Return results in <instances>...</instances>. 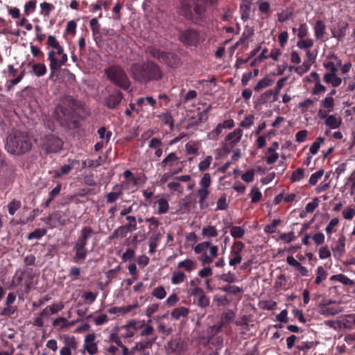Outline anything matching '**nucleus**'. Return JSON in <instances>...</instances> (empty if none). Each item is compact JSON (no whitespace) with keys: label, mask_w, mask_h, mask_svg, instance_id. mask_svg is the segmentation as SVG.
<instances>
[{"label":"nucleus","mask_w":355,"mask_h":355,"mask_svg":"<svg viewBox=\"0 0 355 355\" xmlns=\"http://www.w3.org/2000/svg\"><path fill=\"white\" fill-rule=\"evenodd\" d=\"M325 125L331 129H336L340 127L342 123L340 117H337L336 115H329L325 120Z\"/></svg>","instance_id":"a878e982"},{"label":"nucleus","mask_w":355,"mask_h":355,"mask_svg":"<svg viewBox=\"0 0 355 355\" xmlns=\"http://www.w3.org/2000/svg\"><path fill=\"white\" fill-rule=\"evenodd\" d=\"M46 73V67L44 64L37 63L32 65L31 73L38 77L44 76Z\"/></svg>","instance_id":"7c9ffc66"},{"label":"nucleus","mask_w":355,"mask_h":355,"mask_svg":"<svg viewBox=\"0 0 355 355\" xmlns=\"http://www.w3.org/2000/svg\"><path fill=\"white\" fill-rule=\"evenodd\" d=\"M126 220L129 221V224H127L123 227V230H125L127 232H131L137 229L136 223V218L133 216H127L125 218Z\"/></svg>","instance_id":"f704fd0d"},{"label":"nucleus","mask_w":355,"mask_h":355,"mask_svg":"<svg viewBox=\"0 0 355 355\" xmlns=\"http://www.w3.org/2000/svg\"><path fill=\"white\" fill-rule=\"evenodd\" d=\"M157 338V336H153L152 338H146L139 342H137L132 347V351L142 352L143 355H148L149 352L146 351L152 347Z\"/></svg>","instance_id":"1a4fd4ad"},{"label":"nucleus","mask_w":355,"mask_h":355,"mask_svg":"<svg viewBox=\"0 0 355 355\" xmlns=\"http://www.w3.org/2000/svg\"><path fill=\"white\" fill-rule=\"evenodd\" d=\"M228 207L227 199L225 196L220 198L216 202V210H225Z\"/></svg>","instance_id":"338daca9"},{"label":"nucleus","mask_w":355,"mask_h":355,"mask_svg":"<svg viewBox=\"0 0 355 355\" xmlns=\"http://www.w3.org/2000/svg\"><path fill=\"white\" fill-rule=\"evenodd\" d=\"M243 135V130L240 128L235 129L233 132L228 134L225 140L230 141L232 147L236 145L241 140Z\"/></svg>","instance_id":"412c9836"},{"label":"nucleus","mask_w":355,"mask_h":355,"mask_svg":"<svg viewBox=\"0 0 355 355\" xmlns=\"http://www.w3.org/2000/svg\"><path fill=\"white\" fill-rule=\"evenodd\" d=\"M322 106L331 112L334 106V99L331 96H326L321 102Z\"/></svg>","instance_id":"a18cd8bd"},{"label":"nucleus","mask_w":355,"mask_h":355,"mask_svg":"<svg viewBox=\"0 0 355 355\" xmlns=\"http://www.w3.org/2000/svg\"><path fill=\"white\" fill-rule=\"evenodd\" d=\"M145 52L148 54L152 58L157 60L159 62L163 63L164 60L166 51H162L154 46H148L145 49Z\"/></svg>","instance_id":"2eb2a0df"},{"label":"nucleus","mask_w":355,"mask_h":355,"mask_svg":"<svg viewBox=\"0 0 355 355\" xmlns=\"http://www.w3.org/2000/svg\"><path fill=\"white\" fill-rule=\"evenodd\" d=\"M324 141V139L323 137H319L316 139L315 141L313 143L311 146L309 151L312 155H315L318 153L319 148L321 144Z\"/></svg>","instance_id":"c03bdc74"},{"label":"nucleus","mask_w":355,"mask_h":355,"mask_svg":"<svg viewBox=\"0 0 355 355\" xmlns=\"http://www.w3.org/2000/svg\"><path fill=\"white\" fill-rule=\"evenodd\" d=\"M245 245L241 241H236L232 247V250L230 252V258L229 264L231 266L239 264L242 261V257L241 252L243 250Z\"/></svg>","instance_id":"6e6552de"},{"label":"nucleus","mask_w":355,"mask_h":355,"mask_svg":"<svg viewBox=\"0 0 355 355\" xmlns=\"http://www.w3.org/2000/svg\"><path fill=\"white\" fill-rule=\"evenodd\" d=\"M182 345L180 341L177 339H173L168 342L166 350L168 353H180L182 351Z\"/></svg>","instance_id":"cd10ccee"},{"label":"nucleus","mask_w":355,"mask_h":355,"mask_svg":"<svg viewBox=\"0 0 355 355\" xmlns=\"http://www.w3.org/2000/svg\"><path fill=\"white\" fill-rule=\"evenodd\" d=\"M17 310L16 306L5 305V307L0 311V316L10 317L14 315Z\"/></svg>","instance_id":"ea45409f"},{"label":"nucleus","mask_w":355,"mask_h":355,"mask_svg":"<svg viewBox=\"0 0 355 355\" xmlns=\"http://www.w3.org/2000/svg\"><path fill=\"white\" fill-rule=\"evenodd\" d=\"M145 324V321H130L125 326V328H133L135 330L141 329Z\"/></svg>","instance_id":"e2e57ef3"},{"label":"nucleus","mask_w":355,"mask_h":355,"mask_svg":"<svg viewBox=\"0 0 355 355\" xmlns=\"http://www.w3.org/2000/svg\"><path fill=\"white\" fill-rule=\"evenodd\" d=\"M230 234L235 239H240L244 236L245 230L240 226H233L230 230Z\"/></svg>","instance_id":"79ce46f5"},{"label":"nucleus","mask_w":355,"mask_h":355,"mask_svg":"<svg viewBox=\"0 0 355 355\" xmlns=\"http://www.w3.org/2000/svg\"><path fill=\"white\" fill-rule=\"evenodd\" d=\"M211 161H212L211 156L206 157V158L204 160L201 161L199 163V165H198L199 170L200 171H204L207 170L209 167Z\"/></svg>","instance_id":"69168bd1"},{"label":"nucleus","mask_w":355,"mask_h":355,"mask_svg":"<svg viewBox=\"0 0 355 355\" xmlns=\"http://www.w3.org/2000/svg\"><path fill=\"white\" fill-rule=\"evenodd\" d=\"M218 289L221 291L226 293L230 295H238L241 294L243 292V289L241 287H239L236 285H232L231 284H228L225 286L218 288Z\"/></svg>","instance_id":"393cba45"},{"label":"nucleus","mask_w":355,"mask_h":355,"mask_svg":"<svg viewBox=\"0 0 355 355\" xmlns=\"http://www.w3.org/2000/svg\"><path fill=\"white\" fill-rule=\"evenodd\" d=\"M64 142L54 135H47L41 139L42 148L46 153H57L63 148Z\"/></svg>","instance_id":"39448f33"},{"label":"nucleus","mask_w":355,"mask_h":355,"mask_svg":"<svg viewBox=\"0 0 355 355\" xmlns=\"http://www.w3.org/2000/svg\"><path fill=\"white\" fill-rule=\"evenodd\" d=\"M105 74L111 83L123 90H128L131 86L126 72L119 65L113 64L105 69Z\"/></svg>","instance_id":"20e7f679"},{"label":"nucleus","mask_w":355,"mask_h":355,"mask_svg":"<svg viewBox=\"0 0 355 355\" xmlns=\"http://www.w3.org/2000/svg\"><path fill=\"white\" fill-rule=\"evenodd\" d=\"M348 24L345 21H340L338 24V28L332 30V37L340 40L346 35V31L348 28Z\"/></svg>","instance_id":"6ab92c4d"},{"label":"nucleus","mask_w":355,"mask_h":355,"mask_svg":"<svg viewBox=\"0 0 355 355\" xmlns=\"http://www.w3.org/2000/svg\"><path fill=\"white\" fill-rule=\"evenodd\" d=\"M318 343H315L313 341H304L296 346V349H297L298 351H302L304 352V354H305L308 350L311 349L313 346H315Z\"/></svg>","instance_id":"58836bf2"},{"label":"nucleus","mask_w":355,"mask_h":355,"mask_svg":"<svg viewBox=\"0 0 355 355\" xmlns=\"http://www.w3.org/2000/svg\"><path fill=\"white\" fill-rule=\"evenodd\" d=\"M180 164V158L175 152L168 153L161 162L160 166L162 168L171 169L173 167L178 166Z\"/></svg>","instance_id":"f8f14e48"},{"label":"nucleus","mask_w":355,"mask_h":355,"mask_svg":"<svg viewBox=\"0 0 355 355\" xmlns=\"http://www.w3.org/2000/svg\"><path fill=\"white\" fill-rule=\"evenodd\" d=\"M202 235L204 237H215L218 235V231L214 226L209 225L202 230Z\"/></svg>","instance_id":"e433bc0d"},{"label":"nucleus","mask_w":355,"mask_h":355,"mask_svg":"<svg viewBox=\"0 0 355 355\" xmlns=\"http://www.w3.org/2000/svg\"><path fill=\"white\" fill-rule=\"evenodd\" d=\"M186 278L184 272L182 271H174L171 279V284L178 285L184 282Z\"/></svg>","instance_id":"72a5a7b5"},{"label":"nucleus","mask_w":355,"mask_h":355,"mask_svg":"<svg viewBox=\"0 0 355 355\" xmlns=\"http://www.w3.org/2000/svg\"><path fill=\"white\" fill-rule=\"evenodd\" d=\"M210 242L209 241H204L200 243H198L194 247V252L196 254H202L205 253L204 251L207 250L210 246Z\"/></svg>","instance_id":"864d4df0"},{"label":"nucleus","mask_w":355,"mask_h":355,"mask_svg":"<svg viewBox=\"0 0 355 355\" xmlns=\"http://www.w3.org/2000/svg\"><path fill=\"white\" fill-rule=\"evenodd\" d=\"M152 295L159 300H162L166 297V292L163 286H158L153 290Z\"/></svg>","instance_id":"3c124183"},{"label":"nucleus","mask_w":355,"mask_h":355,"mask_svg":"<svg viewBox=\"0 0 355 355\" xmlns=\"http://www.w3.org/2000/svg\"><path fill=\"white\" fill-rule=\"evenodd\" d=\"M273 98V91L268 89L263 92L258 98V103L259 104H265L267 102H271V99Z\"/></svg>","instance_id":"4c0bfd02"},{"label":"nucleus","mask_w":355,"mask_h":355,"mask_svg":"<svg viewBox=\"0 0 355 355\" xmlns=\"http://www.w3.org/2000/svg\"><path fill=\"white\" fill-rule=\"evenodd\" d=\"M342 310L335 306H329L327 304H320L319 305V313L325 317L334 316L339 313H340Z\"/></svg>","instance_id":"f3484780"},{"label":"nucleus","mask_w":355,"mask_h":355,"mask_svg":"<svg viewBox=\"0 0 355 355\" xmlns=\"http://www.w3.org/2000/svg\"><path fill=\"white\" fill-rule=\"evenodd\" d=\"M50 62L49 68H50V75L49 78H51L54 75L55 71L60 70V67L66 64L68 60L67 55H64L59 60H54L53 58V53L49 55V60H48Z\"/></svg>","instance_id":"9b49d317"},{"label":"nucleus","mask_w":355,"mask_h":355,"mask_svg":"<svg viewBox=\"0 0 355 355\" xmlns=\"http://www.w3.org/2000/svg\"><path fill=\"white\" fill-rule=\"evenodd\" d=\"M273 83V80L268 76L261 79L254 87L255 91H259L262 89L270 86Z\"/></svg>","instance_id":"473e14b6"},{"label":"nucleus","mask_w":355,"mask_h":355,"mask_svg":"<svg viewBox=\"0 0 355 355\" xmlns=\"http://www.w3.org/2000/svg\"><path fill=\"white\" fill-rule=\"evenodd\" d=\"M313 45V40L311 38L300 39L297 42V46L301 49H306L311 47Z\"/></svg>","instance_id":"49530a36"},{"label":"nucleus","mask_w":355,"mask_h":355,"mask_svg":"<svg viewBox=\"0 0 355 355\" xmlns=\"http://www.w3.org/2000/svg\"><path fill=\"white\" fill-rule=\"evenodd\" d=\"M123 98V93L119 90H114L105 99V105L109 109L116 108Z\"/></svg>","instance_id":"9d476101"},{"label":"nucleus","mask_w":355,"mask_h":355,"mask_svg":"<svg viewBox=\"0 0 355 355\" xmlns=\"http://www.w3.org/2000/svg\"><path fill=\"white\" fill-rule=\"evenodd\" d=\"M123 195V186L116 184L112 187V191L106 195L107 203H113L116 202L119 197Z\"/></svg>","instance_id":"ddd939ff"},{"label":"nucleus","mask_w":355,"mask_h":355,"mask_svg":"<svg viewBox=\"0 0 355 355\" xmlns=\"http://www.w3.org/2000/svg\"><path fill=\"white\" fill-rule=\"evenodd\" d=\"M313 30L315 39L322 40L326 33V25L322 20H317Z\"/></svg>","instance_id":"5701e85b"},{"label":"nucleus","mask_w":355,"mask_h":355,"mask_svg":"<svg viewBox=\"0 0 355 355\" xmlns=\"http://www.w3.org/2000/svg\"><path fill=\"white\" fill-rule=\"evenodd\" d=\"M47 49H49L48 52V60H49V55L53 53V58L54 60H58L56 58V55H61V58L64 55H67L64 53V49L60 45L58 40L56 39V37L53 35H49L47 38Z\"/></svg>","instance_id":"0eeeda50"},{"label":"nucleus","mask_w":355,"mask_h":355,"mask_svg":"<svg viewBox=\"0 0 355 355\" xmlns=\"http://www.w3.org/2000/svg\"><path fill=\"white\" fill-rule=\"evenodd\" d=\"M218 278H219V279H220L225 282H227L228 284L234 283L236 280V275L231 272H228L227 273H223V274L220 275Z\"/></svg>","instance_id":"8fccbe9b"},{"label":"nucleus","mask_w":355,"mask_h":355,"mask_svg":"<svg viewBox=\"0 0 355 355\" xmlns=\"http://www.w3.org/2000/svg\"><path fill=\"white\" fill-rule=\"evenodd\" d=\"M32 146V139L28 133L16 130L6 137L5 148L10 154L19 155L29 151Z\"/></svg>","instance_id":"f03ea898"},{"label":"nucleus","mask_w":355,"mask_h":355,"mask_svg":"<svg viewBox=\"0 0 355 355\" xmlns=\"http://www.w3.org/2000/svg\"><path fill=\"white\" fill-rule=\"evenodd\" d=\"M189 309L184 306H180L174 309L171 313V315L172 318L179 320L181 318L187 317L189 313Z\"/></svg>","instance_id":"c85d7f7f"},{"label":"nucleus","mask_w":355,"mask_h":355,"mask_svg":"<svg viewBox=\"0 0 355 355\" xmlns=\"http://www.w3.org/2000/svg\"><path fill=\"white\" fill-rule=\"evenodd\" d=\"M331 280H337L345 285H348L352 283V280L350 279H349L346 275H343V274L333 275L331 277Z\"/></svg>","instance_id":"680f3d73"},{"label":"nucleus","mask_w":355,"mask_h":355,"mask_svg":"<svg viewBox=\"0 0 355 355\" xmlns=\"http://www.w3.org/2000/svg\"><path fill=\"white\" fill-rule=\"evenodd\" d=\"M323 80L325 83L331 84L334 87H338L342 83V78L338 77L336 73H326L324 75Z\"/></svg>","instance_id":"b1692460"},{"label":"nucleus","mask_w":355,"mask_h":355,"mask_svg":"<svg viewBox=\"0 0 355 355\" xmlns=\"http://www.w3.org/2000/svg\"><path fill=\"white\" fill-rule=\"evenodd\" d=\"M297 31V37L300 39L305 37L309 33V28L305 23L301 24Z\"/></svg>","instance_id":"774afa93"},{"label":"nucleus","mask_w":355,"mask_h":355,"mask_svg":"<svg viewBox=\"0 0 355 355\" xmlns=\"http://www.w3.org/2000/svg\"><path fill=\"white\" fill-rule=\"evenodd\" d=\"M98 136H99V137L101 139H105L106 143H107L110 141V137L112 135V132L111 131H107V130H106V128L105 127H101L98 130Z\"/></svg>","instance_id":"4d7b16f0"},{"label":"nucleus","mask_w":355,"mask_h":355,"mask_svg":"<svg viewBox=\"0 0 355 355\" xmlns=\"http://www.w3.org/2000/svg\"><path fill=\"white\" fill-rule=\"evenodd\" d=\"M94 234V231L89 226H85L81 229L73 248L75 251V254L72 259L73 262L78 263L85 259L88 254L87 248L88 241L92 235Z\"/></svg>","instance_id":"7ed1b4c3"},{"label":"nucleus","mask_w":355,"mask_h":355,"mask_svg":"<svg viewBox=\"0 0 355 355\" xmlns=\"http://www.w3.org/2000/svg\"><path fill=\"white\" fill-rule=\"evenodd\" d=\"M177 268L178 269H184L186 272H189L197 268V263L194 260L186 259L180 261L177 265Z\"/></svg>","instance_id":"4be33fe9"},{"label":"nucleus","mask_w":355,"mask_h":355,"mask_svg":"<svg viewBox=\"0 0 355 355\" xmlns=\"http://www.w3.org/2000/svg\"><path fill=\"white\" fill-rule=\"evenodd\" d=\"M46 234V230L44 228H38L27 235L28 240L40 239Z\"/></svg>","instance_id":"c9c22d12"},{"label":"nucleus","mask_w":355,"mask_h":355,"mask_svg":"<svg viewBox=\"0 0 355 355\" xmlns=\"http://www.w3.org/2000/svg\"><path fill=\"white\" fill-rule=\"evenodd\" d=\"M21 206V202L16 200H12L10 202H9L8 207V213L10 215H14L17 209H19Z\"/></svg>","instance_id":"6e6d98bb"},{"label":"nucleus","mask_w":355,"mask_h":355,"mask_svg":"<svg viewBox=\"0 0 355 355\" xmlns=\"http://www.w3.org/2000/svg\"><path fill=\"white\" fill-rule=\"evenodd\" d=\"M259 304L260 307L264 310L272 311L277 308V303L274 301H261Z\"/></svg>","instance_id":"5fc2aeb1"},{"label":"nucleus","mask_w":355,"mask_h":355,"mask_svg":"<svg viewBox=\"0 0 355 355\" xmlns=\"http://www.w3.org/2000/svg\"><path fill=\"white\" fill-rule=\"evenodd\" d=\"M180 41L187 46L196 47L204 38L193 28H189L182 31L179 35Z\"/></svg>","instance_id":"423d86ee"},{"label":"nucleus","mask_w":355,"mask_h":355,"mask_svg":"<svg viewBox=\"0 0 355 355\" xmlns=\"http://www.w3.org/2000/svg\"><path fill=\"white\" fill-rule=\"evenodd\" d=\"M180 58L178 55L166 52L163 63L173 68H176L180 65Z\"/></svg>","instance_id":"a211bd4d"},{"label":"nucleus","mask_w":355,"mask_h":355,"mask_svg":"<svg viewBox=\"0 0 355 355\" xmlns=\"http://www.w3.org/2000/svg\"><path fill=\"white\" fill-rule=\"evenodd\" d=\"M160 117L165 124L169 125L171 130L173 129L174 120L171 114H163Z\"/></svg>","instance_id":"bf43d9fd"},{"label":"nucleus","mask_w":355,"mask_h":355,"mask_svg":"<svg viewBox=\"0 0 355 355\" xmlns=\"http://www.w3.org/2000/svg\"><path fill=\"white\" fill-rule=\"evenodd\" d=\"M304 176V169H302V168H298L293 172L291 179L292 182H299L302 179H303Z\"/></svg>","instance_id":"603ef678"},{"label":"nucleus","mask_w":355,"mask_h":355,"mask_svg":"<svg viewBox=\"0 0 355 355\" xmlns=\"http://www.w3.org/2000/svg\"><path fill=\"white\" fill-rule=\"evenodd\" d=\"M209 193V192L207 189L201 188V189H198V196L199 198V204H200V208L203 207V204H204L206 198L208 197Z\"/></svg>","instance_id":"09e8293b"},{"label":"nucleus","mask_w":355,"mask_h":355,"mask_svg":"<svg viewBox=\"0 0 355 355\" xmlns=\"http://www.w3.org/2000/svg\"><path fill=\"white\" fill-rule=\"evenodd\" d=\"M286 78L279 79L276 84L273 91V98L271 99V103L277 101L279 98V94L282 88L284 86Z\"/></svg>","instance_id":"2f4dec72"},{"label":"nucleus","mask_w":355,"mask_h":355,"mask_svg":"<svg viewBox=\"0 0 355 355\" xmlns=\"http://www.w3.org/2000/svg\"><path fill=\"white\" fill-rule=\"evenodd\" d=\"M209 248V255L207 253H202L200 255V259L202 261L203 265L209 264L212 262L213 259L217 257L218 255V247L216 245H211L210 244Z\"/></svg>","instance_id":"dca6fc26"},{"label":"nucleus","mask_w":355,"mask_h":355,"mask_svg":"<svg viewBox=\"0 0 355 355\" xmlns=\"http://www.w3.org/2000/svg\"><path fill=\"white\" fill-rule=\"evenodd\" d=\"M145 52L148 54L152 58L157 60L159 62L163 63L164 60L166 51H162L154 46H148L145 49Z\"/></svg>","instance_id":"4468645a"},{"label":"nucleus","mask_w":355,"mask_h":355,"mask_svg":"<svg viewBox=\"0 0 355 355\" xmlns=\"http://www.w3.org/2000/svg\"><path fill=\"white\" fill-rule=\"evenodd\" d=\"M327 273L324 269L322 266H318L317 268V276L315 279V283L316 284H320L322 280L325 279L327 277Z\"/></svg>","instance_id":"de8ad7c7"},{"label":"nucleus","mask_w":355,"mask_h":355,"mask_svg":"<svg viewBox=\"0 0 355 355\" xmlns=\"http://www.w3.org/2000/svg\"><path fill=\"white\" fill-rule=\"evenodd\" d=\"M235 317L236 314L234 311L228 309L222 313L220 322L225 326L233 322Z\"/></svg>","instance_id":"c756f323"},{"label":"nucleus","mask_w":355,"mask_h":355,"mask_svg":"<svg viewBox=\"0 0 355 355\" xmlns=\"http://www.w3.org/2000/svg\"><path fill=\"white\" fill-rule=\"evenodd\" d=\"M129 73L132 78L141 85L159 82L164 76L162 67L152 60L132 63L130 67Z\"/></svg>","instance_id":"f257e3e1"},{"label":"nucleus","mask_w":355,"mask_h":355,"mask_svg":"<svg viewBox=\"0 0 355 355\" xmlns=\"http://www.w3.org/2000/svg\"><path fill=\"white\" fill-rule=\"evenodd\" d=\"M210 300L209 298L205 294L200 295L198 300V306L202 309L207 308L209 306Z\"/></svg>","instance_id":"13d9d810"},{"label":"nucleus","mask_w":355,"mask_h":355,"mask_svg":"<svg viewBox=\"0 0 355 355\" xmlns=\"http://www.w3.org/2000/svg\"><path fill=\"white\" fill-rule=\"evenodd\" d=\"M324 171L322 169L318 170L315 173H313L309 180V182L311 185H315L318 180L323 175Z\"/></svg>","instance_id":"052dcab7"},{"label":"nucleus","mask_w":355,"mask_h":355,"mask_svg":"<svg viewBox=\"0 0 355 355\" xmlns=\"http://www.w3.org/2000/svg\"><path fill=\"white\" fill-rule=\"evenodd\" d=\"M157 205H158V213L165 214L168 211L169 205L168 203V201L164 198H160L157 200Z\"/></svg>","instance_id":"37998d69"},{"label":"nucleus","mask_w":355,"mask_h":355,"mask_svg":"<svg viewBox=\"0 0 355 355\" xmlns=\"http://www.w3.org/2000/svg\"><path fill=\"white\" fill-rule=\"evenodd\" d=\"M345 237L341 235L336 243L334 247L332 248L333 252L336 257H341L345 252Z\"/></svg>","instance_id":"aec40b11"},{"label":"nucleus","mask_w":355,"mask_h":355,"mask_svg":"<svg viewBox=\"0 0 355 355\" xmlns=\"http://www.w3.org/2000/svg\"><path fill=\"white\" fill-rule=\"evenodd\" d=\"M141 331L140 332V336L142 337L151 336L154 333V328L152 325L148 324H144V326L141 328Z\"/></svg>","instance_id":"0e129e2a"},{"label":"nucleus","mask_w":355,"mask_h":355,"mask_svg":"<svg viewBox=\"0 0 355 355\" xmlns=\"http://www.w3.org/2000/svg\"><path fill=\"white\" fill-rule=\"evenodd\" d=\"M251 201L253 203L259 202L262 198V193L257 187H253L249 193Z\"/></svg>","instance_id":"a19ab883"},{"label":"nucleus","mask_w":355,"mask_h":355,"mask_svg":"<svg viewBox=\"0 0 355 355\" xmlns=\"http://www.w3.org/2000/svg\"><path fill=\"white\" fill-rule=\"evenodd\" d=\"M66 344L67 345L60 349V355H71V349H76L77 347V343L74 337L67 340Z\"/></svg>","instance_id":"bb28decb"}]
</instances>
